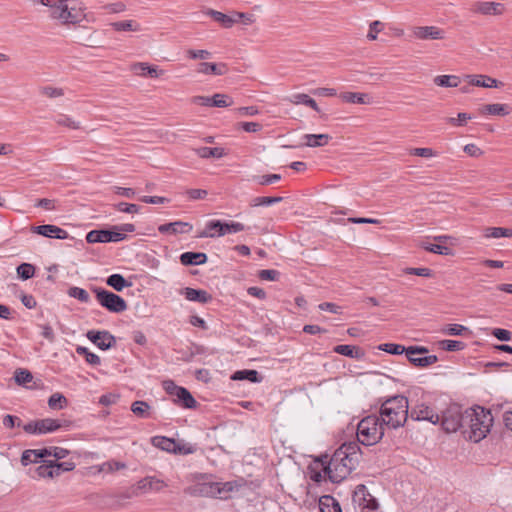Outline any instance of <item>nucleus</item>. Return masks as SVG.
<instances>
[{"mask_svg": "<svg viewBox=\"0 0 512 512\" xmlns=\"http://www.w3.org/2000/svg\"><path fill=\"white\" fill-rule=\"evenodd\" d=\"M50 463H51V467H52L51 468V472H52L51 478L58 477V476H60V474L62 472L72 471L75 468V464L70 461L57 462V461L50 460Z\"/></svg>", "mask_w": 512, "mask_h": 512, "instance_id": "obj_38", "label": "nucleus"}, {"mask_svg": "<svg viewBox=\"0 0 512 512\" xmlns=\"http://www.w3.org/2000/svg\"><path fill=\"white\" fill-rule=\"evenodd\" d=\"M234 17L237 19V22L242 21L245 25H251L256 21L255 15L250 13L234 12Z\"/></svg>", "mask_w": 512, "mask_h": 512, "instance_id": "obj_63", "label": "nucleus"}, {"mask_svg": "<svg viewBox=\"0 0 512 512\" xmlns=\"http://www.w3.org/2000/svg\"><path fill=\"white\" fill-rule=\"evenodd\" d=\"M182 295L189 301L199 302V303H207L211 300V295H209L205 290H197L194 288H184L181 292Z\"/></svg>", "mask_w": 512, "mask_h": 512, "instance_id": "obj_27", "label": "nucleus"}, {"mask_svg": "<svg viewBox=\"0 0 512 512\" xmlns=\"http://www.w3.org/2000/svg\"><path fill=\"white\" fill-rule=\"evenodd\" d=\"M412 35L418 40H442L445 32L436 26H416L412 29Z\"/></svg>", "mask_w": 512, "mask_h": 512, "instance_id": "obj_18", "label": "nucleus"}, {"mask_svg": "<svg viewBox=\"0 0 512 512\" xmlns=\"http://www.w3.org/2000/svg\"><path fill=\"white\" fill-rule=\"evenodd\" d=\"M55 122L59 126L67 127L72 130H78L81 128V124L79 121H76L69 115L59 114L55 117Z\"/></svg>", "mask_w": 512, "mask_h": 512, "instance_id": "obj_42", "label": "nucleus"}, {"mask_svg": "<svg viewBox=\"0 0 512 512\" xmlns=\"http://www.w3.org/2000/svg\"><path fill=\"white\" fill-rule=\"evenodd\" d=\"M40 94L47 98H58L64 95V91L62 88L53 87V86H44L40 88Z\"/></svg>", "mask_w": 512, "mask_h": 512, "instance_id": "obj_58", "label": "nucleus"}, {"mask_svg": "<svg viewBox=\"0 0 512 512\" xmlns=\"http://www.w3.org/2000/svg\"><path fill=\"white\" fill-rule=\"evenodd\" d=\"M77 354L84 356L86 361L91 365H99L100 364V358L98 355L90 352L88 348L83 346H78L76 348Z\"/></svg>", "mask_w": 512, "mask_h": 512, "instance_id": "obj_51", "label": "nucleus"}, {"mask_svg": "<svg viewBox=\"0 0 512 512\" xmlns=\"http://www.w3.org/2000/svg\"><path fill=\"white\" fill-rule=\"evenodd\" d=\"M206 14L211 16L216 22L220 23L224 28H231L235 23H237V19L234 17V13L232 15H227L220 11L209 9L206 12Z\"/></svg>", "mask_w": 512, "mask_h": 512, "instance_id": "obj_30", "label": "nucleus"}, {"mask_svg": "<svg viewBox=\"0 0 512 512\" xmlns=\"http://www.w3.org/2000/svg\"><path fill=\"white\" fill-rule=\"evenodd\" d=\"M479 111L482 115L506 116L510 113V108L507 104L493 103L483 105Z\"/></svg>", "mask_w": 512, "mask_h": 512, "instance_id": "obj_28", "label": "nucleus"}, {"mask_svg": "<svg viewBox=\"0 0 512 512\" xmlns=\"http://www.w3.org/2000/svg\"><path fill=\"white\" fill-rule=\"evenodd\" d=\"M126 238V235L114 230H92L87 233L86 241L88 243H107L120 242Z\"/></svg>", "mask_w": 512, "mask_h": 512, "instance_id": "obj_16", "label": "nucleus"}, {"mask_svg": "<svg viewBox=\"0 0 512 512\" xmlns=\"http://www.w3.org/2000/svg\"><path fill=\"white\" fill-rule=\"evenodd\" d=\"M151 444L163 451L173 453L175 440L165 436H154L151 438Z\"/></svg>", "mask_w": 512, "mask_h": 512, "instance_id": "obj_35", "label": "nucleus"}, {"mask_svg": "<svg viewBox=\"0 0 512 512\" xmlns=\"http://www.w3.org/2000/svg\"><path fill=\"white\" fill-rule=\"evenodd\" d=\"M245 230L244 224L240 222H221L211 220L207 222L205 229L199 233L200 238H216L226 234H234Z\"/></svg>", "mask_w": 512, "mask_h": 512, "instance_id": "obj_6", "label": "nucleus"}, {"mask_svg": "<svg viewBox=\"0 0 512 512\" xmlns=\"http://www.w3.org/2000/svg\"><path fill=\"white\" fill-rule=\"evenodd\" d=\"M379 350L385 351L389 354L400 355L402 353H406L407 348L403 345L395 344V343H384L379 345Z\"/></svg>", "mask_w": 512, "mask_h": 512, "instance_id": "obj_52", "label": "nucleus"}, {"mask_svg": "<svg viewBox=\"0 0 512 512\" xmlns=\"http://www.w3.org/2000/svg\"><path fill=\"white\" fill-rule=\"evenodd\" d=\"M17 274L21 279L27 280L34 276L35 268L32 264L22 263L17 267Z\"/></svg>", "mask_w": 512, "mask_h": 512, "instance_id": "obj_53", "label": "nucleus"}, {"mask_svg": "<svg viewBox=\"0 0 512 512\" xmlns=\"http://www.w3.org/2000/svg\"><path fill=\"white\" fill-rule=\"evenodd\" d=\"M446 432H456L464 429V412L458 405H450L440 416V421Z\"/></svg>", "mask_w": 512, "mask_h": 512, "instance_id": "obj_10", "label": "nucleus"}, {"mask_svg": "<svg viewBox=\"0 0 512 512\" xmlns=\"http://www.w3.org/2000/svg\"><path fill=\"white\" fill-rule=\"evenodd\" d=\"M115 208L118 211L125 213H138L140 210V207L138 205L125 202L118 203L117 205H115Z\"/></svg>", "mask_w": 512, "mask_h": 512, "instance_id": "obj_64", "label": "nucleus"}, {"mask_svg": "<svg viewBox=\"0 0 512 512\" xmlns=\"http://www.w3.org/2000/svg\"><path fill=\"white\" fill-rule=\"evenodd\" d=\"M15 381L19 385H26L33 379L32 374L26 369H17L14 375Z\"/></svg>", "mask_w": 512, "mask_h": 512, "instance_id": "obj_57", "label": "nucleus"}, {"mask_svg": "<svg viewBox=\"0 0 512 512\" xmlns=\"http://www.w3.org/2000/svg\"><path fill=\"white\" fill-rule=\"evenodd\" d=\"M410 416L413 420H426L433 424L440 421V416L424 402H419L411 408Z\"/></svg>", "mask_w": 512, "mask_h": 512, "instance_id": "obj_17", "label": "nucleus"}, {"mask_svg": "<svg viewBox=\"0 0 512 512\" xmlns=\"http://www.w3.org/2000/svg\"><path fill=\"white\" fill-rule=\"evenodd\" d=\"M334 352L343 356H347L353 359H360L364 353L360 348L352 345H337L334 347Z\"/></svg>", "mask_w": 512, "mask_h": 512, "instance_id": "obj_33", "label": "nucleus"}, {"mask_svg": "<svg viewBox=\"0 0 512 512\" xmlns=\"http://www.w3.org/2000/svg\"><path fill=\"white\" fill-rule=\"evenodd\" d=\"M240 487L241 484L238 481L206 482L199 485L198 491L204 496L226 499L231 492L238 490Z\"/></svg>", "mask_w": 512, "mask_h": 512, "instance_id": "obj_8", "label": "nucleus"}, {"mask_svg": "<svg viewBox=\"0 0 512 512\" xmlns=\"http://www.w3.org/2000/svg\"><path fill=\"white\" fill-rule=\"evenodd\" d=\"M167 485L163 480H160L156 477H145L140 480L135 486L131 487L129 494L126 497L139 496L142 493H146L148 491H160Z\"/></svg>", "mask_w": 512, "mask_h": 512, "instance_id": "obj_14", "label": "nucleus"}, {"mask_svg": "<svg viewBox=\"0 0 512 512\" xmlns=\"http://www.w3.org/2000/svg\"><path fill=\"white\" fill-rule=\"evenodd\" d=\"M421 247L426 251L439 254V255H451L452 251L449 247L441 244H433V243H422Z\"/></svg>", "mask_w": 512, "mask_h": 512, "instance_id": "obj_47", "label": "nucleus"}, {"mask_svg": "<svg viewBox=\"0 0 512 512\" xmlns=\"http://www.w3.org/2000/svg\"><path fill=\"white\" fill-rule=\"evenodd\" d=\"M51 468L50 460L43 461V464L36 468L35 474L39 478H51Z\"/></svg>", "mask_w": 512, "mask_h": 512, "instance_id": "obj_59", "label": "nucleus"}, {"mask_svg": "<svg viewBox=\"0 0 512 512\" xmlns=\"http://www.w3.org/2000/svg\"><path fill=\"white\" fill-rule=\"evenodd\" d=\"M384 28V23L379 20L372 21L369 24V31L367 33V39L369 41H375L377 39L378 33H380Z\"/></svg>", "mask_w": 512, "mask_h": 512, "instance_id": "obj_55", "label": "nucleus"}, {"mask_svg": "<svg viewBox=\"0 0 512 512\" xmlns=\"http://www.w3.org/2000/svg\"><path fill=\"white\" fill-rule=\"evenodd\" d=\"M493 425V416L489 410L482 407L464 411V436L473 442H479L486 437Z\"/></svg>", "mask_w": 512, "mask_h": 512, "instance_id": "obj_2", "label": "nucleus"}, {"mask_svg": "<svg viewBox=\"0 0 512 512\" xmlns=\"http://www.w3.org/2000/svg\"><path fill=\"white\" fill-rule=\"evenodd\" d=\"M231 379L235 381L248 380L252 383H259L262 380L259 373L252 369L238 370L232 374Z\"/></svg>", "mask_w": 512, "mask_h": 512, "instance_id": "obj_32", "label": "nucleus"}, {"mask_svg": "<svg viewBox=\"0 0 512 512\" xmlns=\"http://www.w3.org/2000/svg\"><path fill=\"white\" fill-rule=\"evenodd\" d=\"M48 406L53 410H60L67 406V399L61 393H54L48 399Z\"/></svg>", "mask_w": 512, "mask_h": 512, "instance_id": "obj_44", "label": "nucleus"}, {"mask_svg": "<svg viewBox=\"0 0 512 512\" xmlns=\"http://www.w3.org/2000/svg\"><path fill=\"white\" fill-rule=\"evenodd\" d=\"M106 283L118 292H121L123 289L132 286V283L127 281L121 274L110 275L107 278Z\"/></svg>", "mask_w": 512, "mask_h": 512, "instance_id": "obj_36", "label": "nucleus"}, {"mask_svg": "<svg viewBox=\"0 0 512 512\" xmlns=\"http://www.w3.org/2000/svg\"><path fill=\"white\" fill-rule=\"evenodd\" d=\"M68 295L75 299H78L82 303H88L90 301L89 293L80 287H71L68 290Z\"/></svg>", "mask_w": 512, "mask_h": 512, "instance_id": "obj_50", "label": "nucleus"}, {"mask_svg": "<svg viewBox=\"0 0 512 512\" xmlns=\"http://www.w3.org/2000/svg\"><path fill=\"white\" fill-rule=\"evenodd\" d=\"M41 452H43L44 458L47 456H53L56 460L63 459L69 454L67 449L61 447L43 448L41 449Z\"/></svg>", "mask_w": 512, "mask_h": 512, "instance_id": "obj_48", "label": "nucleus"}, {"mask_svg": "<svg viewBox=\"0 0 512 512\" xmlns=\"http://www.w3.org/2000/svg\"><path fill=\"white\" fill-rule=\"evenodd\" d=\"M468 328L460 324H449L442 329V333L450 336L462 335Z\"/></svg>", "mask_w": 512, "mask_h": 512, "instance_id": "obj_56", "label": "nucleus"}, {"mask_svg": "<svg viewBox=\"0 0 512 512\" xmlns=\"http://www.w3.org/2000/svg\"><path fill=\"white\" fill-rule=\"evenodd\" d=\"M134 415L142 419H148L152 417L151 406L143 400L134 401L130 407Z\"/></svg>", "mask_w": 512, "mask_h": 512, "instance_id": "obj_31", "label": "nucleus"}, {"mask_svg": "<svg viewBox=\"0 0 512 512\" xmlns=\"http://www.w3.org/2000/svg\"><path fill=\"white\" fill-rule=\"evenodd\" d=\"M464 80L470 85L483 88H498L503 85L497 79L484 74H468L464 76Z\"/></svg>", "mask_w": 512, "mask_h": 512, "instance_id": "obj_20", "label": "nucleus"}, {"mask_svg": "<svg viewBox=\"0 0 512 512\" xmlns=\"http://www.w3.org/2000/svg\"><path fill=\"white\" fill-rule=\"evenodd\" d=\"M340 99L343 102L346 103H352V104H371L372 98L365 93H358V92H343L339 95Z\"/></svg>", "mask_w": 512, "mask_h": 512, "instance_id": "obj_26", "label": "nucleus"}, {"mask_svg": "<svg viewBox=\"0 0 512 512\" xmlns=\"http://www.w3.org/2000/svg\"><path fill=\"white\" fill-rule=\"evenodd\" d=\"M44 458L43 452H41V449H29L25 450L21 456V463L26 466L31 463H35L38 461V459Z\"/></svg>", "mask_w": 512, "mask_h": 512, "instance_id": "obj_43", "label": "nucleus"}, {"mask_svg": "<svg viewBox=\"0 0 512 512\" xmlns=\"http://www.w3.org/2000/svg\"><path fill=\"white\" fill-rule=\"evenodd\" d=\"M352 504L356 512H371L380 508L378 500L364 484L357 485L353 490Z\"/></svg>", "mask_w": 512, "mask_h": 512, "instance_id": "obj_7", "label": "nucleus"}, {"mask_svg": "<svg viewBox=\"0 0 512 512\" xmlns=\"http://www.w3.org/2000/svg\"><path fill=\"white\" fill-rule=\"evenodd\" d=\"M384 427L376 415L363 418L357 426L358 441L366 446L378 443L384 435Z\"/></svg>", "mask_w": 512, "mask_h": 512, "instance_id": "obj_5", "label": "nucleus"}, {"mask_svg": "<svg viewBox=\"0 0 512 512\" xmlns=\"http://www.w3.org/2000/svg\"><path fill=\"white\" fill-rule=\"evenodd\" d=\"M163 388L167 394L176 398L174 399L176 404L187 409L196 407V400L186 388L176 385L172 380L163 381Z\"/></svg>", "mask_w": 512, "mask_h": 512, "instance_id": "obj_11", "label": "nucleus"}, {"mask_svg": "<svg viewBox=\"0 0 512 512\" xmlns=\"http://www.w3.org/2000/svg\"><path fill=\"white\" fill-rule=\"evenodd\" d=\"M197 450V446L191 443H187L184 441L176 442L173 450V454L179 455H189L195 453Z\"/></svg>", "mask_w": 512, "mask_h": 512, "instance_id": "obj_46", "label": "nucleus"}, {"mask_svg": "<svg viewBox=\"0 0 512 512\" xmlns=\"http://www.w3.org/2000/svg\"><path fill=\"white\" fill-rule=\"evenodd\" d=\"M180 261L183 265H202L207 261V255L202 252H185L181 254Z\"/></svg>", "mask_w": 512, "mask_h": 512, "instance_id": "obj_29", "label": "nucleus"}, {"mask_svg": "<svg viewBox=\"0 0 512 512\" xmlns=\"http://www.w3.org/2000/svg\"><path fill=\"white\" fill-rule=\"evenodd\" d=\"M330 139L329 134H305L302 136V145L310 148L323 147L329 143Z\"/></svg>", "mask_w": 512, "mask_h": 512, "instance_id": "obj_23", "label": "nucleus"}, {"mask_svg": "<svg viewBox=\"0 0 512 512\" xmlns=\"http://www.w3.org/2000/svg\"><path fill=\"white\" fill-rule=\"evenodd\" d=\"M409 403L403 395H394L385 399L380 406L379 418L382 425L389 429H398L408 419Z\"/></svg>", "mask_w": 512, "mask_h": 512, "instance_id": "obj_3", "label": "nucleus"}, {"mask_svg": "<svg viewBox=\"0 0 512 512\" xmlns=\"http://www.w3.org/2000/svg\"><path fill=\"white\" fill-rule=\"evenodd\" d=\"M286 101L293 105H305L316 112H320V108L316 101L305 93H296L286 98Z\"/></svg>", "mask_w": 512, "mask_h": 512, "instance_id": "obj_25", "label": "nucleus"}, {"mask_svg": "<svg viewBox=\"0 0 512 512\" xmlns=\"http://www.w3.org/2000/svg\"><path fill=\"white\" fill-rule=\"evenodd\" d=\"M210 100V106L212 107L225 108L232 106L234 104V101L231 96L222 93L214 94L210 97Z\"/></svg>", "mask_w": 512, "mask_h": 512, "instance_id": "obj_40", "label": "nucleus"}, {"mask_svg": "<svg viewBox=\"0 0 512 512\" xmlns=\"http://www.w3.org/2000/svg\"><path fill=\"white\" fill-rule=\"evenodd\" d=\"M472 117L467 113H459L456 118L450 117L447 118V123H449L452 126H464L468 120H470Z\"/></svg>", "mask_w": 512, "mask_h": 512, "instance_id": "obj_61", "label": "nucleus"}, {"mask_svg": "<svg viewBox=\"0 0 512 512\" xmlns=\"http://www.w3.org/2000/svg\"><path fill=\"white\" fill-rule=\"evenodd\" d=\"M87 338L102 350H107L115 344V337L108 331L90 330L86 334Z\"/></svg>", "mask_w": 512, "mask_h": 512, "instance_id": "obj_19", "label": "nucleus"}, {"mask_svg": "<svg viewBox=\"0 0 512 512\" xmlns=\"http://www.w3.org/2000/svg\"><path fill=\"white\" fill-rule=\"evenodd\" d=\"M428 353V349L424 346H410L407 348V359L416 367H428L438 361L436 355H424Z\"/></svg>", "mask_w": 512, "mask_h": 512, "instance_id": "obj_13", "label": "nucleus"}, {"mask_svg": "<svg viewBox=\"0 0 512 512\" xmlns=\"http://www.w3.org/2000/svg\"><path fill=\"white\" fill-rule=\"evenodd\" d=\"M359 458L358 443H344L334 452L324 471L332 482H341L356 468Z\"/></svg>", "mask_w": 512, "mask_h": 512, "instance_id": "obj_1", "label": "nucleus"}, {"mask_svg": "<svg viewBox=\"0 0 512 512\" xmlns=\"http://www.w3.org/2000/svg\"><path fill=\"white\" fill-rule=\"evenodd\" d=\"M504 3L495 1H477L473 4V11L482 16L500 17L506 13Z\"/></svg>", "mask_w": 512, "mask_h": 512, "instance_id": "obj_15", "label": "nucleus"}, {"mask_svg": "<svg viewBox=\"0 0 512 512\" xmlns=\"http://www.w3.org/2000/svg\"><path fill=\"white\" fill-rule=\"evenodd\" d=\"M69 426V421L62 419L45 418L41 420L31 421L23 426L28 434H46L54 432L62 427Z\"/></svg>", "mask_w": 512, "mask_h": 512, "instance_id": "obj_9", "label": "nucleus"}, {"mask_svg": "<svg viewBox=\"0 0 512 512\" xmlns=\"http://www.w3.org/2000/svg\"><path fill=\"white\" fill-rule=\"evenodd\" d=\"M99 304L113 313H121L127 309L126 301L117 294L101 288L94 290Z\"/></svg>", "mask_w": 512, "mask_h": 512, "instance_id": "obj_12", "label": "nucleus"}, {"mask_svg": "<svg viewBox=\"0 0 512 512\" xmlns=\"http://www.w3.org/2000/svg\"><path fill=\"white\" fill-rule=\"evenodd\" d=\"M282 197H255L251 201V206L257 207V206H269L272 204H276L282 201Z\"/></svg>", "mask_w": 512, "mask_h": 512, "instance_id": "obj_54", "label": "nucleus"}, {"mask_svg": "<svg viewBox=\"0 0 512 512\" xmlns=\"http://www.w3.org/2000/svg\"><path fill=\"white\" fill-rule=\"evenodd\" d=\"M50 17L62 24H75L85 18L82 5L76 0H60L50 6Z\"/></svg>", "mask_w": 512, "mask_h": 512, "instance_id": "obj_4", "label": "nucleus"}, {"mask_svg": "<svg viewBox=\"0 0 512 512\" xmlns=\"http://www.w3.org/2000/svg\"><path fill=\"white\" fill-rule=\"evenodd\" d=\"M111 26L116 31H140L141 26L134 20H123L111 23Z\"/></svg>", "mask_w": 512, "mask_h": 512, "instance_id": "obj_41", "label": "nucleus"}, {"mask_svg": "<svg viewBox=\"0 0 512 512\" xmlns=\"http://www.w3.org/2000/svg\"><path fill=\"white\" fill-rule=\"evenodd\" d=\"M187 57L192 60L196 59H209L211 57V52L208 50L200 49V50H194L189 49L186 51Z\"/></svg>", "mask_w": 512, "mask_h": 512, "instance_id": "obj_60", "label": "nucleus"}, {"mask_svg": "<svg viewBox=\"0 0 512 512\" xmlns=\"http://www.w3.org/2000/svg\"><path fill=\"white\" fill-rule=\"evenodd\" d=\"M486 238L512 237V230L502 227H491L485 230Z\"/></svg>", "mask_w": 512, "mask_h": 512, "instance_id": "obj_45", "label": "nucleus"}, {"mask_svg": "<svg viewBox=\"0 0 512 512\" xmlns=\"http://www.w3.org/2000/svg\"><path fill=\"white\" fill-rule=\"evenodd\" d=\"M197 73L204 75H224L227 73L228 68L225 63H209L201 62L196 68Z\"/></svg>", "mask_w": 512, "mask_h": 512, "instance_id": "obj_22", "label": "nucleus"}, {"mask_svg": "<svg viewBox=\"0 0 512 512\" xmlns=\"http://www.w3.org/2000/svg\"><path fill=\"white\" fill-rule=\"evenodd\" d=\"M33 232L42 235L44 237L48 238H56V239H67L68 238V232L63 230L62 228L46 224V225H40L33 228Z\"/></svg>", "mask_w": 512, "mask_h": 512, "instance_id": "obj_21", "label": "nucleus"}, {"mask_svg": "<svg viewBox=\"0 0 512 512\" xmlns=\"http://www.w3.org/2000/svg\"><path fill=\"white\" fill-rule=\"evenodd\" d=\"M321 512H342L340 504L332 496L325 495L319 500Z\"/></svg>", "mask_w": 512, "mask_h": 512, "instance_id": "obj_34", "label": "nucleus"}, {"mask_svg": "<svg viewBox=\"0 0 512 512\" xmlns=\"http://www.w3.org/2000/svg\"><path fill=\"white\" fill-rule=\"evenodd\" d=\"M281 176L279 174H268L262 176H255L254 180L258 182L260 185H269L276 181H279Z\"/></svg>", "mask_w": 512, "mask_h": 512, "instance_id": "obj_62", "label": "nucleus"}, {"mask_svg": "<svg viewBox=\"0 0 512 512\" xmlns=\"http://www.w3.org/2000/svg\"><path fill=\"white\" fill-rule=\"evenodd\" d=\"M439 347L445 351H460L465 348V344L457 340H441L439 341Z\"/></svg>", "mask_w": 512, "mask_h": 512, "instance_id": "obj_49", "label": "nucleus"}, {"mask_svg": "<svg viewBox=\"0 0 512 512\" xmlns=\"http://www.w3.org/2000/svg\"><path fill=\"white\" fill-rule=\"evenodd\" d=\"M433 82L439 87H457L460 84V78L457 75H438L434 77Z\"/></svg>", "mask_w": 512, "mask_h": 512, "instance_id": "obj_37", "label": "nucleus"}, {"mask_svg": "<svg viewBox=\"0 0 512 512\" xmlns=\"http://www.w3.org/2000/svg\"><path fill=\"white\" fill-rule=\"evenodd\" d=\"M195 151L201 158H221L225 155L224 149L220 147H200Z\"/></svg>", "mask_w": 512, "mask_h": 512, "instance_id": "obj_39", "label": "nucleus"}, {"mask_svg": "<svg viewBox=\"0 0 512 512\" xmlns=\"http://www.w3.org/2000/svg\"><path fill=\"white\" fill-rule=\"evenodd\" d=\"M193 229V226L188 222H171L167 224H162L158 227L160 233H188Z\"/></svg>", "mask_w": 512, "mask_h": 512, "instance_id": "obj_24", "label": "nucleus"}]
</instances>
